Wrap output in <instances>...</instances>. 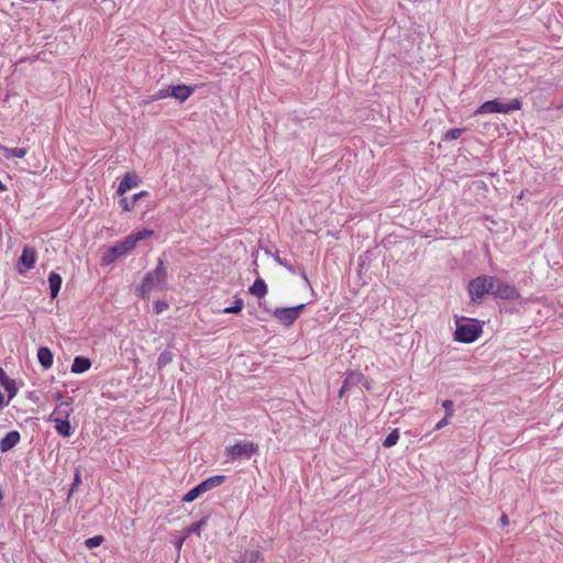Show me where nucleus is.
<instances>
[{"instance_id":"nucleus-1","label":"nucleus","mask_w":563,"mask_h":563,"mask_svg":"<svg viewBox=\"0 0 563 563\" xmlns=\"http://www.w3.org/2000/svg\"><path fill=\"white\" fill-rule=\"evenodd\" d=\"M166 276H167V272L164 266V262H163V260H158L156 268L153 272L146 274L142 284L136 289L137 296H140L142 298H146L147 295L153 289L162 287L165 284Z\"/></svg>"},{"instance_id":"nucleus-2","label":"nucleus","mask_w":563,"mask_h":563,"mask_svg":"<svg viewBox=\"0 0 563 563\" xmlns=\"http://www.w3.org/2000/svg\"><path fill=\"white\" fill-rule=\"evenodd\" d=\"M496 277L481 275L468 283L467 290L472 301L478 302L485 295H493Z\"/></svg>"},{"instance_id":"nucleus-3","label":"nucleus","mask_w":563,"mask_h":563,"mask_svg":"<svg viewBox=\"0 0 563 563\" xmlns=\"http://www.w3.org/2000/svg\"><path fill=\"white\" fill-rule=\"evenodd\" d=\"M482 333V325L474 319L462 318L456 321L455 340L464 343L474 342Z\"/></svg>"},{"instance_id":"nucleus-4","label":"nucleus","mask_w":563,"mask_h":563,"mask_svg":"<svg viewBox=\"0 0 563 563\" xmlns=\"http://www.w3.org/2000/svg\"><path fill=\"white\" fill-rule=\"evenodd\" d=\"M522 103L519 99H512L508 103H501L497 99L489 100L481 104L476 110L475 114H487V113H509L511 111L520 110Z\"/></svg>"},{"instance_id":"nucleus-5","label":"nucleus","mask_w":563,"mask_h":563,"mask_svg":"<svg viewBox=\"0 0 563 563\" xmlns=\"http://www.w3.org/2000/svg\"><path fill=\"white\" fill-rule=\"evenodd\" d=\"M258 452V445L253 442H238L234 445L225 448V455L230 461L240 457L250 459Z\"/></svg>"},{"instance_id":"nucleus-6","label":"nucleus","mask_w":563,"mask_h":563,"mask_svg":"<svg viewBox=\"0 0 563 563\" xmlns=\"http://www.w3.org/2000/svg\"><path fill=\"white\" fill-rule=\"evenodd\" d=\"M306 305L301 303L296 307L276 308L273 311V317L283 325L290 327L299 318Z\"/></svg>"},{"instance_id":"nucleus-7","label":"nucleus","mask_w":563,"mask_h":563,"mask_svg":"<svg viewBox=\"0 0 563 563\" xmlns=\"http://www.w3.org/2000/svg\"><path fill=\"white\" fill-rule=\"evenodd\" d=\"M154 234L153 230L144 229L142 231L129 234L125 236L122 241L115 243L118 250L121 254V256L125 255L126 253L131 252L135 249L137 242L150 238Z\"/></svg>"},{"instance_id":"nucleus-8","label":"nucleus","mask_w":563,"mask_h":563,"mask_svg":"<svg viewBox=\"0 0 563 563\" xmlns=\"http://www.w3.org/2000/svg\"><path fill=\"white\" fill-rule=\"evenodd\" d=\"M36 262V251L32 246H24L22 254L19 258L18 263V272L20 274H25L27 271L32 269L35 266Z\"/></svg>"},{"instance_id":"nucleus-9","label":"nucleus","mask_w":563,"mask_h":563,"mask_svg":"<svg viewBox=\"0 0 563 563\" xmlns=\"http://www.w3.org/2000/svg\"><path fill=\"white\" fill-rule=\"evenodd\" d=\"M54 398L57 401V405H56L54 411L52 412V415L49 416V418L55 417V419H66V420H68L70 415L74 411V409L71 407V401H65L63 399V396L59 393H57L54 396Z\"/></svg>"},{"instance_id":"nucleus-10","label":"nucleus","mask_w":563,"mask_h":563,"mask_svg":"<svg viewBox=\"0 0 563 563\" xmlns=\"http://www.w3.org/2000/svg\"><path fill=\"white\" fill-rule=\"evenodd\" d=\"M495 297L501 299H516L519 298V292L509 284L496 277L495 288L493 290Z\"/></svg>"},{"instance_id":"nucleus-11","label":"nucleus","mask_w":563,"mask_h":563,"mask_svg":"<svg viewBox=\"0 0 563 563\" xmlns=\"http://www.w3.org/2000/svg\"><path fill=\"white\" fill-rule=\"evenodd\" d=\"M0 385L5 389L9 400H12L18 394L15 380L10 378L3 368L0 367Z\"/></svg>"},{"instance_id":"nucleus-12","label":"nucleus","mask_w":563,"mask_h":563,"mask_svg":"<svg viewBox=\"0 0 563 563\" xmlns=\"http://www.w3.org/2000/svg\"><path fill=\"white\" fill-rule=\"evenodd\" d=\"M140 178L133 173H126L118 187V194L124 195L128 190L139 186Z\"/></svg>"},{"instance_id":"nucleus-13","label":"nucleus","mask_w":563,"mask_h":563,"mask_svg":"<svg viewBox=\"0 0 563 563\" xmlns=\"http://www.w3.org/2000/svg\"><path fill=\"white\" fill-rule=\"evenodd\" d=\"M21 435L18 431H10L0 441V451L2 453L10 451L20 442Z\"/></svg>"},{"instance_id":"nucleus-14","label":"nucleus","mask_w":563,"mask_h":563,"mask_svg":"<svg viewBox=\"0 0 563 563\" xmlns=\"http://www.w3.org/2000/svg\"><path fill=\"white\" fill-rule=\"evenodd\" d=\"M48 420L54 423V428L59 435L67 438L73 434L74 429L70 426L69 420L55 419V417L48 418Z\"/></svg>"},{"instance_id":"nucleus-15","label":"nucleus","mask_w":563,"mask_h":563,"mask_svg":"<svg viewBox=\"0 0 563 563\" xmlns=\"http://www.w3.org/2000/svg\"><path fill=\"white\" fill-rule=\"evenodd\" d=\"M194 93V88L186 85L170 87V95L179 101L187 100Z\"/></svg>"},{"instance_id":"nucleus-16","label":"nucleus","mask_w":563,"mask_h":563,"mask_svg":"<svg viewBox=\"0 0 563 563\" xmlns=\"http://www.w3.org/2000/svg\"><path fill=\"white\" fill-rule=\"evenodd\" d=\"M63 279L62 276L56 272H51L48 275V284H49V290H51V297L54 299L57 297L60 286H62Z\"/></svg>"},{"instance_id":"nucleus-17","label":"nucleus","mask_w":563,"mask_h":563,"mask_svg":"<svg viewBox=\"0 0 563 563\" xmlns=\"http://www.w3.org/2000/svg\"><path fill=\"white\" fill-rule=\"evenodd\" d=\"M225 481L224 475L211 476L199 484L203 493L220 486Z\"/></svg>"},{"instance_id":"nucleus-18","label":"nucleus","mask_w":563,"mask_h":563,"mask_svg":"<svg viewBox=\"0 0 563 563\" xmlns=\"http://www.w3.org/2000/svg\"><path fill=\"white\" fill-rule=\"evenodd\" d=\"M91 366L89 358L84 356H77L71 365V372L75 374H81L87 372Z\"/></svg>"},{"instance_id":"nucleus-19","label":"nucleus","mask_w":563,"mask_h":563,"mask_svg":"<svg viewBox=\"0 0 563 563\" xmlns=\"http://www.w3.org/2000/svg\"><path fill=\"white\" fill-rule=\"evenodd\" d=\"M0 151L3 153L7 159L18 157L23 158L27 154V150L24 147L9 148L0 144Z\"/></svg>"},{"instance_id":"nucleus-20","label":"nucleus","mask_w":563,"mask_h":563,"mask_svg":"<svg viewBox=\"0 0 563 563\" xmlns=\"http://www.w3.org/2000/svg\"><path fill=\"white\" fill-rule=\"evenodd\" d=\"M249 291L257 298H264L267 294V286L262 278H257L249 288Z\"/></svg>"},{"instance_id":"nucleus-21","label":"nucleus","mask_w":563,"mask_h":563,"mask_svg":"<svg viewBox=\"0 0 563 563\" xmlns=\"http://www.w3.org/2000/svg\"><path fill=\"white\" fill-rule=\"evenodd\" d=\"M118 247L117 245L114 244L113 246L109 247L102 255V258H101V264L107 266V265H110L111 263H113L115 260H118L119 257H121V254L119 251H117Z\"/></svg>"},{"instance_id":"nucleus-22","label":"nucleus","mask_w":563,"mask_h":563,"mask_svg":"<svg viewBox=\"0 0 563 563\" xmlns=\"http://www.w3.org/2000/svg\"><path fill=\"white\" fill-rule=\"evenodd\" d=\"M207 522H208V518L205 517L202 519H200L199 521L197 522H194L192 525H190L187 529H186V534L187 537L190 536V534H197L198 537L201 536V529L207 526Z\"/></svg>"},{"instance_id":"nucleus-23","label":"nucleus","mask_w":563,"mask_h":563,"mask_svg":"<svg viewBox=\"0 0 563 563\" xmlns=\"http://www.w3.org/2000/svg\"><path fill=\"white\" fill-rule=\"evenodd\" d=\"M202 494H203L202 489L200 488L199 485H197L196 487L191 488L186 495H184V497L181 498V501L191 503V501L196 500Z\"/></svg>"},{"instance_id":"nucleus-24","label":"nucleus","mask_w":563,"mask_h":563,"mask_svg":"<svg viewBox=\"0 0 563 563\" xmlns=\"http://www.w3.org/2000/svg\"><path fill=\"white\" fill-rule=\"evenodd\" d=\"M399 430L398 429H394L384 440L383 442V445L385 448H391L394 446L395 444H397L398 440H399Z\"/></svg>"},{"instance_id":"nucleus-25","label":"nucleus","mask_w":563,"mask_h":563,"mask_svg":"<svg viewBox=\"0 0 563 563\" xmlns=\"http://www.w3.org/2000/svg\"><path fill=\"white\" fill-rule=\"evenodd\" d=\"M54 354H37V358L44 369H48L53 364Z\"/></svg>"},{"instance_id":"nucleus-26","label":"nucleus","mask_w":563,"mask_h":563,"mask_svg":"<svg viewBox=\"0 0 563 563\" xmlns=\"http://www.w3.org/2000/svg\"><path fill=\"white\" fill-rule=\"evenodd\" d=\"M103 541H104V538L102 536H95V537L88 538L85 541V545L88 549H92V548H97V547L101 545Z\"/></svg>"},{"instance_id":"nucleus-27","label":"nucleus","mask_w":563,"mask_h":563,"mask_svg":"<svg viewBox=\"0 0 563 563\" xmlns=\"http://www.w3.org/2000/svg\"><path fill=\"white\" fill-rule=\"evenodd\" d=\"M243 300L241 298L234 301V305L228 308H224V313H239L243 309Z\"/></svg>"},{"instance_id":"nucleus-28","label":"nucleus","mask_w":563,"mask_h":563,"mask_svg":"<svg viewBox=\"0 0 563 563\" xmlns=\"http://www.w3.org/2000/svg\"><path fill=\"white\" fill-rule=\"evenodd\" d=\"M245 559L247 563H257L262 560V553L257 550H253L245 553Z\"/></svg>"},{"instance_id":"nucleus-29","label":"nucleus","mask_w":563,"mask_h":563,"mask_svg":"<svg viewBox=\"0 0 563 563\" xmlns=\"http://www.w3.org/2000/svg\"><path fill=\"white\" fill-rule=\"evenodd\" d=\"M463 129H450L445 135H444V140L445 141H453V140H456L459 139L462 133H463Z\"/></svg>"},{"instance_id":"nucleus-30","label":"nucleus","mask_w":563,"mask_h":563,"mask_svg":"<svg viewBox=\"0 0 563 563\" xmlns=\"http://www.w3.org/2000/svg\"><path fill=\"white\" fill-rule=\"evenodd\" d=\"M80 483H81L80 472H79V470H76L75 476H74V482L71 484V488H70V492H69V496L78 488Z\"/></svg>"},{"instance_id":"nucleus-31","label":"nucleus","mask_w":563,"mask_h":563,"mask_svg":"<svg viewBox=\"0 0 563 563\" xmlns=\"http://www.w3.org/2000/svg\"><path fill=\"white\" fill-rule=\"evenodd\" d=\"M119 203L123 211H131L135 206L133 201L130 202L126 198H122Z\"/></svg>"},{"instance_id":"nucleus-32","label":"nucleus","mask_w":563,"mask_h":563,"mask_svg":"<svg viewBox=\"0 0 563 563\" xmlns=\"http://www.w3.org/2000/svg\"><path fill=\"white\" fill-rule=\"evenodd\" d=\"M167 97H172V95H170V87L167 88V89H159L156 92L154 99L158 100V99H165Z\"/></svg>"},{"instance_id":"nucleus-33","label":"nucleus","mask_w":563,"mask_h":563,"mask_svg":"<svg viewBox=\"0 0 563 563\" xmlns=\"http://www.w3.org/2000/svg\"><path fill=\"white\" fill-rule=\"evenodd\" d=\"M443 407L445 408V411H446V415L448 417H452L453 416V401L450 400V399H446L443 401Z\"/></svg>"},{"instance_id":"nucleus-34","label":"nucleus","mask_w":563,"mask_h":563,"mask_svg":"<svg viewBox=\"0 0 563 563\" xmlns=\"http://www.w3.org/2000/svg\"><path fill=\"white\" fill-rule=\"evenodd\" d=\"M172 361L170 356L168 354H162L157 361V364L159 366H165L167 363Z\"/></svg>"},{"instance_id":"nucleus-35","label":"nucleus","mask_w":563,"mask_h":563,"mask_svg":"<svg viewBox=\"0 0 563 563\" xmlns=\"http://www.w3.org/2000/svg\"><path fill=\"white\" fill-rule=\"evenodd\" d=\"M450 418H451V417L445 416L442 420H440V421L435 424V428H434V429H435V430H440V429L444 428V427L449 423V419H450Z\"/></svg>"},{"instance_id":"nucleus-36","label":"nucleus","mask_w":563,"mask_h":563,"mask_svg":"<svg viewBox=\"0 0 563 563\" xmlns=\"http://www.w3.org/2000/svg\"><path fill=\"white\" fill-rule=\"evenodd\" d=\"M147 195H148V192H147V191H145V190L140 191V192H137V194L133 195V197H132V201L136 205V202H137V200H139V199H141L142 197H145V196H147Z\"/></svg>"},{"instance_id":"nucleus-37","label":"nucleus","mask_w":563,"mask_h":563,"mask_svg":"<svg viewBox=\"0 0 563 563\" xmlns=\"http://www.w3.org/2000/svg\"><path fill=\"white\" fill-rule=\"evenodd\" d=\"M11 400H5L3 394L0 391V411L10 404Z\"/></svg>"},{"instance_id":"nucleus-38","label":"nucleus","mask_w":563,"mask_h":563,"mask_svg":"<svg viewBox=\"0 0 563 563\" xmlns=\"http://www.w3.org/2000/svg\"><path fill=\"white\" fill-rule=\"evenodd\" d=\"M347 386H349V379H345L340 391H339V397H343L345 390L347 389Z\"/></svg>"},{"instance_id":"nucleus-39","label":"nucleus","mask_w":563,"mask_h":563,"mask_svg":"<svg viewBox=\"0 0 563 563\" xmlns=\"http://www.w3.org/2000/svg\"><path fill=\"white\" fill-rule=\"evenodd\" d=\"M499 521L503 526H507L509 523L508 516L506 514H503Z\"/></svg>"},{"instance_id":"nucleus-40","label":"nucleus","mask_w":563,"mask_h":563,"mask_svg":"<svg viewBox=\"0 0 563 563\" xmlns=\"http://www.w3.org/2000/svg\"><path fill=\"white\" fill-rule=\"evenodd\" d=\"M186 538H187V534L185 533V536L176 542V548H177V550H180V549H181V547H183V544H184V542H185Z\"/></svg>"},{"instance_id":"nucleus-41","label":"nucleus","mask_w":563,"mask_h":563,"mask_svg":"<svg viewBox=\"0 0 563 563\" xmlns=\"http://www.w3.org/2000/svg\"><path fill=\"white\" fill-rule=\"evenodd\" d=\"M37 352L44 353V352H51L48 347H40Z\"/></svg>"},{"instance_id":"nucleus-42","label":"nucleus","mask_w":563,"mask_h":563,"mask_svg":"<svg viewBox=\"0 0 563 563\" xmlns=\"http://www.w3.org/2000/svg\"><path fill=\"white\" fill-rule=\"evenodd\" d=\"M5 190H7V187L0 180V191H5Z\"/></svg>"},{"instance_id":"nucleus-43","label":"nucleus","mask_w":563,"mask_h":563,"mask_svg":"<svg viewBox=\"0 0 563 563\" xmlns=\"http://www.w3.org/2000/svg\"><path fill=\"white\" fill-rule=\"evenodd\" d=\"M163 307H166V303H163L162 306H158V305H157V312H161V311H162V309H163Z\"/></svg>"},{"instance_id":"nucleus-44","label":"nucleus","mask_w":563,"mask_h":563,"mask_svg":"<svg viewBox=\"0 0 563 563\" xmlns=\"http://www.w3.org/2000/svg\"><path fill=\"white\" fill-rule=\"evenodd\" d=\"M163 307H166V303H163L162 306H158V305H157V312H161V311H162V309H163Z\"/></svg>"}]
</instances>
